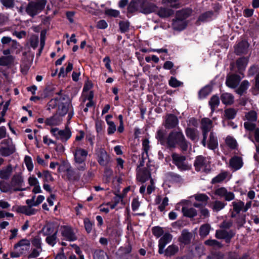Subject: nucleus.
Segmentation results:
<instances>
[{
    "label": "nucleus",
    "instance_id": "obj_8",
    "mask_svg": "<svg viewBox=\"0 0 259 259\" xmlns=\"http://www.w3.org/2000/svg\"><path fill=\"white\" fill-rule=\"evenodd\" d=\"M194 166L197 171L206 173L209 172L211 169L209 161L202 156L196 158Z\"/></svg>",
    "mask_w": 259,
    "mask_h": 259
},
{
    "label": "nucleus",
    "instance_id": "obj_15",
    "mask_svg": "<svg viewBox=\"0 0 259 259\" xmlns=\"http://www.w3.org/2000/svg\"><path fill=\"white\" fill-rule=\"evenodd\" d=\"M178 123L179 120L174 114H169L165 116L164 125L166 128H174L178 125Z\"/></svg>",
    "mask_w": 259,
    "mask_h": 259
},
{
    "label": "nucleus",
    "instance_id": "obj_12",
    "mask_svg": "<svg viewBox=\"0 0 259 259\" xmlns=\"http://www.w3.org/2000/svg\"><path fill=\"white\" fill-rule=\"evenodd\" d=\"M51 132L57 139L63 142L68 140L71 135L70 131L67 128L63 130H59L58 128H53L51 129Z\"/></svg>",
    "mask_w": 259,
    "mask_h": 259
},
{
    "label": "nucleus",
    "instance_id": "obj_13",
    "mask_svg": "<svg viewBox=\"0 0 259 259\" xmlns=\"http://www.w3.org/2000/svg\"><path fill=\"white\" fill-rule=\"evenodd\" d=\"M157 9L156 6L147 0H141L140 12L145 14H148L155 12Z\"/></svg>",
    "mask_w": 259,
    "mask_h": 259
},
{
    "label": "nucleus",
    "instance_id": "obj_11",
    "mask_svg": "<svg viewBox=\"0 0 259 259\" xmlns=\"http://www.w3.org/2000/svg\"><path fill=\"white\" fill-rule=\"evenodd\" d=\"M180 205H182V211L184 215L189 218H193L197 215L196 210L191 207L192 204L190 200H183L180 202Z\"/></svg>",
    "mask_w": 259,
    "mask_h": 259
},
{
    "label": "nucleus",
    "instance_id": "obj_55",
    "mask_svg": "<svg viewBox=\"0 0 259 259\" xmlns=\"http://www.w3.org/2000/svg\"><path fill=\"white\" fill-rule=\"evenodd\" d=\"M57 239V234H55L47 236L46 241L48 244L53 246L56 243Z\"/></svg>",
    "mask_w": 259,
    "mask_h": 259
},
{
    "label": "nucleus",
    "instance_id": "obj_7",
    "mask_svg": "<svg viewBox=\"0 0 259 259\" xmlns=\"http://www.w3.org/2000/svg\"><path fill=\"white\" fill-rule=\"evenodd\" d=\"M173 163L181 171H185L190 169L191 164L186 161L185 156L177 153H173L171 155Z\"/></svg>",
    "mask_w": 259,
    "mask_h": 259
},
{
    "label": "nucleus",
    "instance_id": "obj_38",
    "mask_svg": "<svg viewBox=\"0 0 259 259\" xmlns=\"http://www.w3.org/2000/svg\"><path fill=\"white\" fill-rule=\"evenodd\" d=\"M12 190L18 191L20 190V189L17 187L13 188L12 186L5 182H0V191L1 192L6 193L11 191Z\"/></svg>",
    "mask_w": 259,
    "mask_h": 259
},
{
    "label": "nucleus",
    "instance_id": "obj_58",
    "mask_svg": "<svg viewBox=\"0 0 259 259\" xmlns=\"http://www.w3.org/2000/svg\"><path fill=\"white\" fill-rule=\"evenodd\" d=\"M24 162L28 171H31L33 168V164L31 158L29 156H25Z\"/></svg>",
    "mask_w": 259,
    "mask_h": 259
},
{
    "label": "nucleus",
    "instance_id": "obj_46",
    "mask_svg": "<svg viewBox=\"0 0 259 259\" xmlns=\"http://www.w3.org/2000/svg\"><path fill=\"white\" fill-rule=\"evenodd\" d=\"M228 172L227 171H223L219 174L218 176L214 177L212 180V183H220L224 181L227 177Z\"/></svg>",
    "mask_w": 259,
    "mask_h": 259
},
{
    "label": "nucleus",
    "instance_id": "obj_22",
    "mask_svg": "<svg viewBox=\"0 0 259 259\" xmlns=\"http://www.w3.org/2000/svg\"><path fill=\"white\" fill-rule=\"evenodd\" d=\"M42 233L45 236L52 235L57 234L58 229L53 223H48L42 229Z\"/></svg>",
    "mask_w": 259,
    "mask_h": 259
},
{
    "label": "nucleus",
    "instance_id": "obj_48",
    "mask_svg": "<svg viewBox=\"0 0 259 259\" xmlns=\"http://www.w3.org/2000/svg\"><path fill=\"white\" fill-rule=\"evenodd\" d=\"M165 133L162 130H159L157 132L156 138L160 141V143L166 146V138H164Z\"/></svg>",
    "mask_w": 259,
    "mask_h": 259
},
{
    "label": "nucleus",
    "instance_id": "obj_16",
    "mask_svg": "<svg viewBox=\"0 0 259 259\" xmlns=\"http://www.w3.org/2000/svg\"><path fill=\"white\" fill-rule=\"evenodd\" d=\"M214 194L220 197L224 198L226 201H230L234 199L233 192L228 191L224 187H221L215 190Z\"/></svg>",
    "mask_w": 259,
    "mask_h": 259
},
{
    "label": "nucleus",
    "instance_id": "obj_10",
    "mask_svg": "<svg viewBox=\"0 0 259 259\" xmlns=\"http://www.w3.org/2000/svg\"><path fill=\"white\" fill-rule=\"evenodd\" d=\"M213 127L212 121L208 118H203L201 121V128L202 131L203 140L201 142L203 146H206V141L208 132Z\"/></svg>",
    "mask_w": 259,
    "mask_h": 259
},
{
    "label": "nucleus",
    "instance_id": "obj_44",
    "mask_svg": "<svg viewBox=\"0 0 259 259\" xmlns=\"http://www.w3.org/2000/svg\"><path fill=\"white\" fill-rule=\"evenodd\" d=\"M194 198L195 199L199 202H206L209 200V197L205 194L197 193L190 197V198Z\"/></svg>",
    "mask_w": 259,
    "mask_h": 259
},
{
    "label": "nucleus",
    "instance_id": "obj_45",
    "mask_svg": "<svg viewBox=\"0 0 259 259\" xmlns=\"http://www.w3.org/2000/svg\"><path fill=\"white\" fill-rule=\"evenodd\" d=\"M227 203L221 201H215L212 205V209L214 211H219L223 209L226 205Z\"/></svg>",
    "mask_w": 259,
    "mask_h": 259
},
{
    "label": "nucleus",
    "instance_id": "obj_27",
    "mask_svg": "<svg viewBox=\"0 0 259 259\" xmlns=\"http://www.w3.org/2000/svg\"><path fill=\"white\" fill-rule=\"evenodd\" d=\"M185 133L188 138L192 141H197L198 139V131L197 129L188 127L185 130Z\"/></svg>",
    "mask_w": 259,
    "mask_h": 259
},
{
    "label": "nucleus",
    "instance_id": "obj_57",
    "mask_svg": "<svg viewBox=\"0 0 259 259\" xmlns=\"http://www.w3.org/2000/svg\"><path fill=\"white\" fill-rule=\"evenodd\" d=\"M210 87L208 86L205 87L199 91V97L200 98H204L210 94Z\"/></svg>",
    "mask_w": 259,
    "mask_h": 259
},
{
    "label": "nucleus",
    "instance_id": "obj_35",
    "mask_svg": "<svg viewBox=\"0 0 259 259\" xmlns=\"http://www.w3.org/2000/svg\"><path fill=\"white\" fill-rule=\"evenodd\" d=\"M219 104L220 99L219 97H218L217 96H213L211 98L209 102V104L211 108L210 116H212L215 108H217L218 107Z\"/></svg>",
    "mask_w": 259,
    "mask_h": 259
},
{
    "label": "nucleus",
    "instance_id": "obj_34",
    "mask_svg": "<svg viewBox=\"0 0 259 259\" xmlns=\"http://www.w3.org/2000/svg\"><path fill=\"white\" fill-rule=\"evenodd\" d=\"M221 99L222 103L225 105H231L234 102L233 96L228 93H225L222 94Z\"/></svg>",
    "mask_w": 259,
    "mask_h": 259
},
{
    "label": "nucleus",
    "instance_id": "obj_49",
    "mask_svg": "<svg viewBox=\"0 0 259 259\" xmlns=\"http://www.w3.org/2000/svg\"><path fill=\"white\" fill-rule=\"evenodd\" d=\"M232 204L233 207V210L237 213H239L244 207V203L240 200L235 201L232 203Z\"/></svg>",
    "mask_w": 259,
    "mask_h": 259
},
{
    "label": "nucleus",
    "instance_id": "obj_32",
    "mask_svg": "<svg viewBox=\"0 0 259 259\" xmlns=\"http://www.w3.org/2000/svg\"><path fill=\"white\" fill-rule=\"evenodd\" d=\"M161 4L175 9H178L181 7L180 0H162Z\"/></svg>",
    "mask_w": 259,
    "mask_h": 259
},
{
    "label": "nucleus",
    "instance_id": "obj_6",
    "mask_svg": "<svg viewBox=\"0 0 259 259\" xmlns=\"http://www.w3.org/2000/svg\"><path fill=\"white\" fill-rule=\"evenodd\" d=\"M30 241L26 239L20 240L15 245L14 251L11 253L12 257H18L21 255L25 253L30 248Z\"/></svg>",
    "mask_w": 259,
    "mask_h": 259
},
{
    "label": "nucleus",
    "instance_id": "obj_18",
    "mask_svg": "<svg viewBox=\"0 0 259 259\" xmlns=\"http://www.w3.org/2000/svg\"><path fill=\"white\" fill-rule=\"evenodd\" d=\"M207 147L211 150H215L218 147V141L216 136V134L213 132H211L208 136V138H206V145Z\"/></svg>",
    "mask_w": 259,
    "mask_h": 259
},
{
    "label": "nucleus",
    "instance_id": "obj_21",
    "mask_svg": "<svg viewBox=\"0 0 259 259\" xmlns=\"http://www.w3.org/2000/svg\"><path fill=\"white\" fill-rule=\"evenodd\" d=\"M233 231H229L225 230H217L215 233V237L218 239H224L226 242H229L230 239L234 235Z\"/></svg>",
    "mask_w": 259,
    "mask_h": 259
},
{
    "label": "nucleus",
    "instance_id": "obj_14",
    "mask_svg": "<svg viewBox=\"0 0 259 259\" xmlns=\"http://www.w3.org/2000/svg\"><path fill=\"white\" fill-rule=\"evenodd\" d=\"M60 231L62 236L66 240L74 241L77 238L75 234L73 232L72 229L69 226H61L60 228Z\"/></svg>",
    "mask_w": 259,
    "mask_h": 259
},
{
    "label": "nucleus",
    "instance_id": "obj_52",
    "mask_svg": "<svg viewBox=\"0 0 259 259\" xmlns=\"http://www.w3.org/2000/svg\"><path fill=\"white\" fill-rule=\"evenodd\" d=\"M83 223H84V228H85L86 231L88 233H91L93 228L94 223L91 222L88 218H85L84 219Z\"/></svg>",
    "mask_w": 259,
    "mask_h": 259
},
{
    "label": "nucleus",
    "instance_id": "obj_30",
    "mask_svg": "<svg viewBox=\"0 0 259 259\" xmlns=\"http://www.w3.org/2000/svg\"><path fill=\"white\" fill-rule=\"evenodd\" d=\"M155 201L156 204H159L158 208L160 211H163L165 207L168 204V198L167 197H164L161 200L160 196H158Z\"/></svg>",
    "mask_w": 259,
    "mask_h": 259
},
{
    "label": "nucleus",
    "instance_id": "obj_26",
    "mask_svg": "<svg viewBox=\"0 0 259 259\" xmlns=\"http://www.w3.org/2000/svg\"><path fill=\"white\" fill-rule=\"evenodd\" d=\"M62 121V118L59 115L55 114L53 116L46 119L45 123L50 126L59 125Z\"/></svg>",
    "mask_w": 259,
    "mask_h": 259
},
{
    "label": "nucleus",
    "instance_id": "obj_25",
    "mask_svg": "<svg viewBox=\"0 0 259 259\" xmlns=\"http://www.w3.org/2000/svg\"><path fill=\"white\" fill-rule=\"evenodd\" d=\"M97 160L99 163L102 166L106 165L109 161V157L104 150H101L98 154Z\"/></svg>",
    "mask_w": 259,
    "mask_h": 259
},
{
    "label": "nucleus",
    "instance_id": "obj_40",
    "mask_svg": "<svg viewBox=\"0 0 259 259\" xmlns=\"http://www.w3.org/2000/svg\"><path fill=\"white\" fill-rule=\"evenodd\" d=\"M248 63V59L247 58H241L237 61V66L239 72L241 73L242 71L244 70Z\"/></svg>",
    "mask_w": 259,
    "mask_h": 259
},
{
    "label": "nucleus",
    "instance_id": "obj_39",
    "mask_svg": "<svg viewBox=\"0 0 259 259\" xmlns=\"http://www.w3.org/2000/svg\"><path fill=\"white\" fill-rule=\"evenodd\" d=\"M15 151L13 145H10L7 147H3L0 149V154L3 156H8L13 154Z\"/></svg>",
    "mask_w": 259,
    "mask_h": 259
},
{
    "label": "nucleus",
    "instance_id": "obj_28",
    "mask_svg": "<svg viewBox=\"0 0 259 259\" xmlns=\"http://www.w3.org/2000/svg\"><path fill=\"white\" fill-rule=\"evenodd\" d=\"M17 211L27 215H31L35 214L36 210L29 206H19L17 208Z\"/></svg>",
    "mask_w": 259,
    "mask_h": 259
},
{
    "label": "nucleus",
    "instance_id": "obj_53",
    "mask_svg": "<svg viewBox=\"0 0 259 259\" xmlns=\"http://www.w3.org/2000/svg\"><path fill=\"white\" fill-rule=\"evenodd\" d=\"M248 87L249 82L247 80H244L237 90L236 92L239 95H242L248 89Z\"/></svg>",
    "mask_w": 259,
    "mask_h": 259
},
{
    "label": "nucleus",
    "instance_id": "obj_43",
    "mask_svg": "<svg viewBox=\"0 0 259 259\" xmlns=\"http://www.w3.org/2000/svg\"><path fill=\"white\" fill-rule=\"evenodd\" d=\"M23 182V180L22 177L19 175H16L12 179L11 185L13 188H15V187L21 186Z\"/></svg>",
    "mask_w": 259,
    "mask_h": 259
},
{
    "label": "nucleus",
    "instance_id": "obj_42",
    "mask_svg": "<svg viewBox=\"0 0 259 259\" xmlns=\"http://www.w3.org/2000/svg\"><path fill=\"white\" fill-rule=\"evenodd\" d=\"M142 146L144 152L142 154V157L144 159L148 157V153L150 149L149 142L148 139H144L143 141Z\"/></svg>",
    "mask_w": 259,
    "mask_h": 259
},
{
    "label": "nucleus",
    "instance_id": "obj_51",
    "mask_svg": "<svg viewBox=\"0 0 259 259\" xmlns=\"http://www.w3.org/2000/svg\"><path fill=\"white\" fill-rule=\"evenodd\" d=\"M12 56L2 57L0 58V65L6 66L11 63L13 61Z\"/></svg>",
    "mask_w": 259,
    "mask_h": 259
},
{
    "label": "nucleus",
    "instance_id": "obj_5",
    "mask_svg": "<svg viewBox=\"0 0 259 259\" xmlns=\"http://www.w3.org/2000/svg\"><path fill=\"white\" fill-rule=\"evenodd\" d=\"M60 172H65L66 179L71 182L78 181L80 175L79 172H75L68 163H63L59 167Z\"/></svg>",
    "mask_w": 259,
    "mask_h": 259
},
{
    "label": "nucleus",
    "instance_id": "obj_1",
    "mask_svg": "<svg viewBox=\"0 0 259 259\" xmlns=\"http://www.w3.org/2000/svg\"><path fill=\"white\" fill-rule=\"evenodd\" d=\"M180 147L182 151H186L191 148V144L186 139L182 130L171 131L166 138V145L168 148Z\"/></svg>",
    "mask_w": 259,
    "mask_h": 259
},
{
    "label": "nucleus",
    "instance_id": "obj_4",
    "mask_svg": "<svg viewBox=\"0 0 259 259\" xmlns=\"http://www.w3.org/2000/svg\"><path fill=\"white\" fill-rule=\"evenodd\" d=\"M47 2V0H38L36 2H31L26 7L25 11L27 14L33 17L42 11L45 8Z\"/></svg>",
    "mask_w": 259,
    "mask_h": 259
},
{
    "label": "nucleus",
    "instance_id": "obj_50",
    "mask_svg": "<svg viewBox=\"0 0 259 259\" xmlns=\"http://www.w3.org/2000/svg\"><path fill=\"white\" fill-rule=\"evenodd\" d=\"M210 227L208 224H204L200 228V235L201 236H206L210 231Z\"/></svg>",
    "mask_w": 259,
    "mask_h": 259
},
{
    "label": "nucleus",
    "instance_id": "obj_31",
    "mask_svg": "<svg viewBox=\"0 0 259 259\" xmlns=\"http://www.w3.org/2000/svg\"><path fill=\"white\" fill-rule=\"evenodd\" d=\"M243 164L241 158L239 157H234L230 161V166L235 170L240 168Z\"/></svg>",
    "mask_w": 259,
    "mask_h": 259
},
{
    "label": "nucleus",
    "instance_id": "obj_61",
    "mask_svg": "<svg viewBox=\"0 0 259 259\" xmlns=\"http://www.w3.org/2000/svg\"><path fill=\"white\" fill-rule=\"evenodd\" d=\"M206 245L213 246L214 248H221L222 247L221 244L215 240H207L205 241Z\"/></svg>",
    "mask_w": 259,
    "mask_h": 259
},
{
    "label": "nucleus",
    "instance_id": "obj_63",
    "mask_svg": "<svg viewBox=\"0 0 259 259\" xmlns=\"http://www.w3.org/2000/svg\"><path fill=\"white\" fill-rule=\"evenodd\" d=\"M130 26L129 22L127 21H121L119 23L120 29L122 32H125L128 30Z\"/></svg>",
    "mask_w": 259,
    "mask_h": 259
},
{
    "label": "nucleus",
    "instance_id": "obj_59",
    "mask_svg": "<svg viewBox=\"0 0 259 259\" xmlns=\"http://www.w3.org/2000/svg\"><path fill=\"white\" fill-rule=\"evenodd\" d=\"M107 133L108 135H111L113 134L116 130V126L113 121L108 122Z\"/></svg>",
    "mask_w": 259,
    "mask_h": 259
},
{
    "label": "nucleus",
    "instance_id": "obj_24",
    "mask_svg": "<svg viewBox=\"0 0 259 259\" xmlns=\"http://www.w3.org/2000/svg\"><path fill=\"white\" fill-rule=\"evenodd\" d=\"M241 78L239 76L233 74L227 77L226 83L228 87L231 88H235L239 84Z\"/></svg>",
    "mask_w": 259,
    "mask_h": 259
},
{
    "label": "nucleus",
    "instance_id": "obj_47",
    "mask_svg": "<svg viewBox=\"0 0 259 259\" xmlns=\"http://www.w3.org/2000/svg\"><path fill=\"white\" fill-rule=\"evenodd\" d=\"M214 14L212 11H207L201 14L199 17L200 21H207L211 20L213 17Z\"/></svg>",
    "mask_w": 259,
    "mask_h": 259
},
{
    "label": "nucleus",
    "instance_id": "obj_62",
    "mask_svg": "<svg viewBox=\"0 0 259 259\" xmlns=\"http://www.w3.org/2000/svg\"><path fill=\"white\" fill-rule=\"evenodd\" d=\"M226 143L231 148H235L236 147L237 143L236 140L230 136H228L226 138Z\"/></svg>",
    "mask_w": 259,
    "mask_h": 259
},
{
    "label": "nucleus",
    "instance_id": "obj_54",
    "mask_svg": "<svg viewBox=\"0 0 259 259\" xmlns=\"http://www.w3.org/2000/svg\"><path fill=\"white\" fill-rule=\"evenodd\" d=\"M237 111L233 108H228L225 110V116L228 119H233L235 118Z\"/></svg>",
    "mask_w": 259,
    "mask_h": 259
},
{
    "label": "nucleus",
    "instance_id": "obj_3",
    "mask_svg": "<svg viewBox=\"0 0 259 259\" xmlns=\"http://www.w3.org/2000/svg\"><path fill=\"white\" fill-rule=\"evenodd\" d=\"M60 100V98L52 99L48 103V109L51 110L58 106V109L56 114L62 118L72 106L69 103H62Z\"/></svg>",
    "mask_w": 259,
    "mask_h": 259
},
{
    "label": "nucleus",
    "instance_id": "obj_20",
    "mask_svg": "<svg viewBox=\"0 0 259 259\" xmlns=\"http://www.w3.org/2000/svg\"><path fill=\"white\" fill-rule=\"evenodd\" d=\"M88 151L80 148H77L74 152L75 162H84L88 155Z\"/></svg>",
    "mask_w": 259,
    "mask_h": 259
},
{
    "label": "nucleus",
    "instance_id": "obj_36",
    "mask_svg": "<svg viewBox=\"0 0 259 259\" xmlns=\"http://www.w3.org/2000/svg\"><path fill=\"white\" fill-rule=\"evenodd\" d=\"M192 234L189 232H188L186 230H184L181 234V236L180 238V241L185 244H188L192 238Z\"/></svg>",
    "mask_w": 259,
    "mask_h": 259
},
{
    "label": "nucleus",
    "instance_id": "obj_17",
    "mask_svg": "<svg viewBox=\"0 0 259 259\" xmlns=\"http://www.w3.org/2000/svg\"><path fill=\"white\" fill-rule=\"evenodd\" d=\"M151 178L150 172L145 168H139L137 171V179L141 183H144Z\"/></svg>",
    "mask_w": 259,
    "mask_h": 259
},
{
    "label": "nucleus",
    "instance_id": "obj_29",
    "mask_svg": "<svg viewBox=\"0 0 259 259\" xmlns=\"http://www.w3.org/2000/svg\"><path fill=\"white\" fill-rule=\"evenodd\" d=\"M141 0H133L128 6L127 11L129 13H134L136 11L140 12Z\"/></svg>",
    "mask_w": 259,
    "mask_h": 259
},
{
    "label": "nucleus",
    "instance_id": "obj_56",
    "mask_svg": "<svg viewBox=\"0 0 259 259\" xmlns=\"http://www.w3.org/2000/svg\"><path fill=\"white\" fill-rule=\"evenodd\" d=\"M169 85L172 88H177L182 85L183 82L178 80L175 77H171L168 81Z\"/></svg>",
    "mask_w": 259,
    "mask_h": 259
},
{
    "label": "nucleus",
    "instance_id": "obj_37",
    "mask_svg": "<svg viewBox=\"0 0 259 259\" xmlns=\"http://www.w3.org/2000/svg\"><path fill=\"white\" fill-rule=\"evenodd\" d=\"M179 251L178 246L175 245H170L164 250L165 256H171L175 255Z\"/></svg>",
    "mask_w": 259,
    "mask_h": 259
},
{
    "label": "nucleus",
    "instance_id": "obj_19",
    "mask_svg": "<svg viewBox=\"0 0 259 259\" xmlns=\"http://www.w3.org/2000/svg\"><path fill=\"white\" fill-rule=\"evenodd\" d=\"M172 236L169 233L164 234L159 239L158 243V252L160 254L164 253V248L165 245L171 241Z\"/></svg>",
    "mask_w": 259,
    "mask_h": 259
},
{
    "label": "nucleus",
    "instance_id": "obj_2",
    "mask_svg": "<svg viewBox=\"0 0 259 259\" xmlns=\"http://www.w3.org/2000/svg\"><path fill=\"white\" fill-rule=\"evenodd\" d=\"M191 10L189 9H182L178 11L176 14V18L173 20L172 28L177 31H181L187 26L186 19L191 15Z\"/></svg>",
    "mask_w": 259,
    "mask_h": 259
},
{
    "label": "nucleus",
    "instance_id": "obj_64",
    "mask_svg": "<svg viewBox=\"0 0 259 259\" xmlns=\"http://www.w3.org/2000/svg\"><path fill=\"white\" fill-rule=\"evenodd\" d=\"M152 233L155 236L159 237L163 233L161 228L159 227H155L152 229Z\"/></svg>",
    "mask_w": 259,
    "mask_h": 259
},
{
    "label": "nucleus",
    "instance_id": "obj_9",
    "mask_svg": "<svg viewBox=\"0 0 259 259\" xmlns=\"http://www.w3.org/2000/svg\"><path fill=\"white\" fill-rule=\"evenodd\" d=\"M257 119V114L254 111H250L245 114L244 126L245 129L249 131H253L255 129Z\"/></svg>",
    "mask_w": 259,
    "mask_h": 259
},
{
    "label": "nucleus",
    "instance_id": "obj_23",
    "mask_svg": "<svg viewBox=\"0 0 259 259\" xmlns=\"http://www.w3.org/2000/svg\"><path fill=\"white\" fill-rule=\"evenodd\" d=\"M156 14L161 18H166L174 13V10L170 8L161 7L156 10Z\"/></svg>",
    "mask_w": 259,
    "mask_h": 259
},
{
    "label": "nucleus",
    "instance_id": "obj_41",
    "mask_svg": "<svg viewBox=\"0 0 259 259\" xmlns=\"http://www.w3.org/2000/svg\"><path fill=\"white\" fill-rule=\"evenodd\" d=\"M12 170L11 165H9L3 169L0 170V178L3 179H7L10 176Z\"/></svg>",
    "mask_w": 259,
    "mask_h": 259
},
{
    "label": "nucleus",
    "instance_id": "obj_60",
    "mask_svg": "<svg viewBox=\"0 0 259 259\" xmlns=\"http://www.w3.org/2000/svg\"><path fill=\"white\" fill-rule=\"evenodd\" d=\"M94 259H108L107 254L102 250L95 252Z\"/></svg>",
    "mask_w": 259,
    "mask_h": 259
},
{
    "label": "nucleus",
    "instance_id": "obj_33",
    "mask_svg": "<svg viewBox=\"0 0 259 259\" xmlns=\"http://www.w3.org/2000/svg\"><path fill=\"white\" fill-rule=\"evenodd\" d=\"M248 47V44L245 41H242L238 44L235 49V51L237 54H240L246 52Z\"/></svg>",
    "mask_w": 259,
    "mask_h": 259
}]
</instances>
